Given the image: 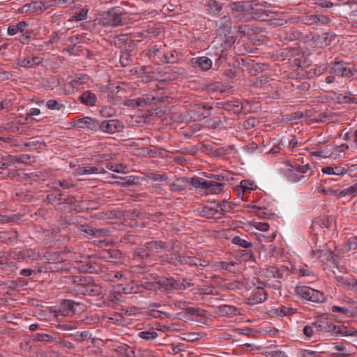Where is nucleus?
Here are the masks:
<instances>
[{"mask_svg":"<svg viewBox=\"0 0 357 357\" xmlns=\"http://www.w3.org/2000/svg\"><path fill=\"white\" fill-rule=\"evenodd\" d=\"M101 22L105 26H118L123 24L122 12L119 7L112 8L102 14Z\"/></svg>","mask_w":357,"mask_h":357,"instance_id":"1","label":"nucleus"},{"mask_svg":"<svg viewBox=\"0 0 357 357\" xmlns=\"http://www.w3.org/2000/svg\"><path fill=\"white\" fill-rule=\"evenodd\" d=\"M295 293L299 297L312 302L323 303L325 301V296L322 292L307 286L296 287Z\"/></svg>","mask_w":357,"mask_h":357,"instance_id":"2","label":"nucleus"},{"mask_svg":"<svg viewBox=\"0 0 357 357\" xmlns=\"http://www.w3.org/2000/svg\"><path fill=\"white\" fill-rule=\"evenodd\" d=\"M306 38L316 47L322 48L330 45L332 40L335 38V35H331L329 33H324L320 35L311 32L306 36Z\"/></svg>","mask_w":357,"mask_h":357,"instance_id":"3","label":"nucleus"},{"mask_svg":"<svg viewBox=\"0 0 357 357\" xmlns=\"http://www.w3.org/2000/svg\"><path fill=\"white\" fill-rule=\"evenodd\" d=\"M158 289L165 291L176 290H184L186 286L180 283L173 278H160L158 280Z\"/></svg>","mask_w":357,"mask_h":357,"instance_id":"4","label":"nucleus"},{"mask_svg":"<svg viewBox=\"0 0 357 357\" xmlns=\"http://www.w3.org/2000/svg\"><path fill=\"white\" fill-rule=\"evenodd\" d=\"M349 65L342 61H335L333 64L331 72L337 76L349 78L354 75V71Z\"/></svg>","mask_w":357,"mask_h":357,"instance_id":"5","label":"nucleus"},{"mask_svg":"<svg viewBox=\"0 0 357 357\" xmlns=\"http://www.w3.org/2000/svg\"><path fill=\"white\" fill-rule=\"evenodd\" d=\"M99 129L100 130L109 134L121 132L123 128V123L116 119L105 120L99 123Z\"/></svg>","mask_w":357,"mask_h":357,"instance_id":"6","label":"nucleus"},{"mask_svg":"<svg viewBox=\"0 0 357 357\" xmlns=\"http://www.w3.org/2000/svg\"><path fill=\"white\" fill-rule=\"evenodd\" d=\"M190 65L194 68H198L203 71L209 70L212 66V61L207 56H197L191 59Z\"/></svg>","mask_w":357,"mask_h":357,"instance_id":"7","label":"nucleus"},{"mask_svg":"<svg viewBox=\"0 0 357 357\" xmlns=\"http://www.w3.org/2000/svg\"><path fill=\"white\" fill-rule=\"evenodd\" d=\"M78 291H81V293L84 295L95 296L101 294L102 287L100 285L94 283L92 278H90L88 282L85 284L83 289H78Z\"/></svg>","mask_w":357,"mask_h":357,"instance_id":"8","label":"nucleus"},{"mask_svg":"<svg viewBox=\"0 0 357 357\" xmlns=\"http://www.w3.org/2000/svg\"><path fill=\"white\" fill-rule=\"evenodd\" d=\"M267 298V292L262 287H257L248 298V303L255 305L265 301Z\"/></svg>","mask_w":357,"mask_h":357,"instance_id":"9","label":"nucleus"},{"mask_svg":"<svg viewBox=\"0 0 357 357\" xmlns=\"http://www.w3.org/2000/svg\"><path fill=\"white\" fill-rule=\"evenodd\" d=\"M75 126L80 128L86 127L93 131L98 130L100 127L99 121L88 116L76 121Z\"/></svg>","mask_w":357,"mask_h":357,"instance_id":"10","label":"nucleus"},{"mask_svg":"<svg viewBox=\"0 0 357 357\" xmlns=\"http://www.w3.org/2000/svg\"><path fill=\"white\" fill-rule=\"evenodd\" d=\"M216 25L218 27V31L220 35H224L227 36L231 32V19L228 16H224L216 22Z\"/></svg>","mask_w":357,"mask_h":357,"instance_id":"11","label":"nucleus"},{"mask_svg":"<svg viewBox=\"0 0 357 357\" xmlns=\"http://www.w3.org/2000/svg\"><path fill=\"white\" fill-rule=\"evenodd\" d=\"M219 107L227 111H232L234 114H240L242 112L243 106L238 100H232L218 103Z\"/></svg>","mask_w":357,"mask_h":357,"instance_id":"12","label":"nucleus"},{"mask_svg":"<svg viewBox=\"0 0 357 357\" xmlns=\"http://www.w3.org/2000/svg\"><path fill=\"white\" fill-rule=\"evenodd\" d=\"M40 1H33L31 3L24 4L19 9V12L22 14L30 15L34 13L40 12Z\"/></svg>","mask_w":357,"mask_h":357,"instance_id":"13","label":"nucleus"},{"mask_svg":"<svg viewBox=\"0 0 357 357\" xmlns=\"http://www.w3.org/2000/svg\"><path fill=\"white\" fill-rule=\"evenodd\" d=\"M82 303L72 300H63L61 303V308L65 312L77 313L81 310Z\"/></svg>","mask_w":357,"mask_h":357,"instance_id":"14","label":"nucleus"},{"mask_svg":"<svg viewBox=\"0 0 357 357\" xmlns=\"http://www.w3.org/2000/svg\"><path fill=\"white\" fill-rule=\"evenodd\" d=\"M188 185H190V178L188 177H181L176 178L169 187L172 191L179 192L185 190Z\"/></svg>","mask_w":357,"mask_h":357,"instance_id":"15","label":"nucleus"},{"mask_svg":"<svg viewBox=\"0 0 357 357\" xmlns=\"http://www.w3.org/2000/svg\"><path fill=\"white\" fill-rule=\"evenodd\" d=\"M144 246L149 251H158L161 250H167L169 244L167 242L162 241H151L146 242Z\"/></svg>","mask_w":357,"mask_h":357,"instance_id":"16","label":"nucleus"},{"mask_svg":"<svg viewBox=\"0 0 357 357\" xmlns=\"http://www.w3.org/2000/svg\"><path fill=\"white\" fill-rule=\"evenodd\" d=\"M312 326L317 332H332L337 329V326L325 320H319L314 322Z\"/></svg>","mask_w":357,"mask_h":357,"instance_id":"17","label":"nucleus"},{"mask_svg":"<svg viewBox=\"0 0 357 357\" xmlns=\"http://www.w3.org/2000/svg\"><path fill=\"white\" fill-rule=\"evenodd\" d=\"M79 101L88 106H94L97 102V97L91 91H86L79 98Z\"/></svg>","mask_w":357,"mask_h":357,"instance_id":"18","label":"nucleus"},{"mask_svg":"<svg viewBox=\"0 0 357 357\" xmlns=\"http://www.w3.org/2000/svg\"><path fill=\"white\" fill-rule=\"evenodd\" d=\"M84 228V231L86 234L93 237H104L108 235L109 231L106 229H97L89 225H82Z\"/></svg>","mask_w":357,"mask_h":357,"instance_id":"19","label":"nucleus"},{"mask_svg":"<svg viewBox=\"0 0 357 357\" xmlns=\"http://www.w3.org/2000/svg\"><path fill=\"white\" fill-rule=\"evenodd\" d=\"M231 8L232 10L239 13L249 12L254 9L252 2L249 1L234 2L231 5Z\"/></svg>","mask_w":357,"mask_h":357,"instance_id":"20","label":"nucleus"},{"mask_svg":"<svg viewBox=\"0 0 357 357\" xmlns=\"http://www.w3.org/2000/svg\"><path fill=\"white\" fill-rule=\"evenodd\" d=\"M113 350L118 354L119 356L135 357V350L126 344L119 345L114 348Z\"/></svg>","mask_w":357,"mask_h":357,"instance_id":"21","label":"nucleus"},{"mask_svg":"<svg viewBox=\"0 0 357 357\" xmlns=\"http://www.w3.org/2000/svg\"><path fill=\"white\" fill-rule=\"evenodd\" d=\"M175 259L178 261L179 264H189L190 265L195 266H205L204 264L201 263V259L195 257H185L178 255L175 258Z\"/></svg>","mask_w":357,"mask_h":357,"instance_id":"22","label":"nucleus"},{"mask_svg":"<svg viewBox=\"0 0 357 357\" xmlns=\"http://www.w3.org/2000/svg\"><path fill=\"white\" fill-rule=\"evenodd\" d=\"M208 185L205 188L206 194H218L223 191L224 183L208 181Z\"/></svg>","mask_w":357,"mask_h":357,"instance_id":"23","label":"nucleus"},{"mask_svg":"<svg viewBox=\"0 0 357 357\" xmlns=\"http://www.w3.org/2000/svg\"><path fill=\"white\" fill-rule=\"evenodd\" d=\"M89 278L90 277L70 275L67 278L66 282L76 284L79 287L78 289H82Z\"/></svg>","mask_w":357,"mask_h":357,"instance_id":"24","label":"nucleus"},{"mask_svg":"<svg viewBox=\"0 0 357 357\" xmlns=\"http://www.w3.org/2000/svg\"><path fill=\"white\" fill-rule=\"evenodd\" d=\"M333 220V218L331 216L317 218L313 222L311 228L314 229L317 227H320L321 228L328 229L331 227Z\"/></svg>","mask_w":357,"mask_h":357,"instance_id":"25","label":"nucleus"},{"mask_svg":"<svg viewBox=\"0 0 357 357\" xmlns=\"http://www.w3.org/2000/svg\"><path fill=\"white\" fill-rule=\"evenodd\" d=\"M42 61V59L38 56H34L32 58L26 57L20 60L19 64L22 67L25 68H32L36 65H38Z\"/></svg>","mask_w":357,"mask_h":357,"instance_id":"26","label":"nucleus"},{"mask_svg":"<svg viewBox=\"0 0 357 357\" xmlns=\"http://www.w3.org/2000/svg\"><path fill=\"white\" fill-rule=\"evenodd\" d=\"M162 58V61L164 63H175L179 61L180 55L176 51L172 50L165 53Z\"/></svg>","mask_w":357,"mask_h":357,"instance_id":"27","label":"nucleus"},{"mask_svg":"<svg viewBox=\"0 0 357 357\" xmlns=\"http://www.w3.org/2000/svg\"><path fill=\"white\" fill-rule=\"evenodd\" d=\"M206 7L208 12L213 15H218L222 9L221 5L215 0H208Z\"/></svg>","mask_w":357,"mask_h":357,"instance_id":"28","label":"nucleus"},{"mask_svg":"<svg viewBox=\"0 0 357 357\" xmlns=\"http://www.w3.org/2000/svg\"><path fill=\"white\" fill-rule=\"evenodd\" d=\"M237 308L234 306L223 305L218 307V312L221 315L233 316L237 314Z\"/></svg>","mask_w":357,"mask_h":357,"instance_id":"29","label":"nucleus"},{"mask_svg":"<svg viewBox=\"0 0 357 357\" xmlns=\"http://www.w3.org/2000/svg\"><path fill=\"white\" fill-rule=\"evenodd\" d=\"M89 79L86 75H75L74 78L70 81V84L73 89H79V86L86 82Z\"/></svg>","mask_w":357,"mask_h":357,"instance_id":"30","label":"nucleus"},{"mask_svg":"<svg viewBox=\"0 0 357 357\" xmlns=\"http://www.w3.org/2000/svg\"><path fill=\"white\" fill-rule=\"evenodd\" d=\"M155 100L156 98L154 97H152L151 98L149 97L139 98L137 100H130L132 103L130 104V105L133 107H143L147 104L156 103Z\"/></svg>","mask_w":357,"mask_h":357,"instance_id":"31","label":"nucleus"},{"mask_svg":"<svg viewBox=\"0 0 357 357\" xmlns=\"http://www.w3.org/2000/svg\"><path fill=\"white\" fill-rule=\"evenodd\" d=\"M105 280L116 282L125 278L123 273L122 271H110L104 275Z\"/></svg>","mask_w":357,"mask_h":357,"instance_id":"32","label":"nucleus"},{"mask_svg":"<svg viewBox=\"0 0 357 357\" xmlns=\"http://www.w3.org/2000/svg\"><path fill=\"white\" fill-rule=\"evenodd\" d=\"M331 310L333 312L349 314L350 317H354L357 314V309L348 308L347 307L333 306Z\"/></svg>","mask_w":357,"mask_h":357,"instance_id":"33","label":"nucleus"},{"mask_svg":"<svg viewBox=\"0 0 357 357\" xmlns=\"http://www.w3.org/2000/svg\"><path fill=\"white\" fill-rule=\"evenodd\" d=\"M131 37L127 34H121L113 38L114 44L119 48L122 49Z\"/></svg>","mask_w":357,"mask_h":357,"instance_id":"34","label":"nucleus"},{"mask_svg":"<svg viewBox=\"0 0 357 357\" xmlns=\"http://www.w3.org/2000/svg\"><path fill=\"white\" fill-rule=\"evenodd\" d=\"M98 168L97 167H78L75 169L76 175H84V174H98Z\"/></svg>","mask_w":357,"mask_h":357,"instance_id":"35","label":"nucleus"},{"mask_svg":"<svg viewBox=\"0 0 357 357\" xmlns=\"http://www.w3.org/2000/svg\"><path fill=\"white\" fill-rule=\"evenodd\" d=\"M190 184H191L195 188H201L205 189L206 187L208 186V182L202 178L195 176L192 178H190Z\"/></svg>","mask_w":357,"mask_h":357,"instance_id":"36","label":"nucleus"},{"mask_svg":"<svg viewBox=\"0 0 357 357\" xmlns=\"http://www.w3.org/2000/svg\"><path fill=\"white\" fill-rule=\"evenodd\" d=\"M79 270L84 273H95L96 272V264L92 261H87L79 265Z\"/></svg>","mask_w":357,"mask_h":357,"instance_id":"37","label":"nucleus"},{"mask_svg":"<svg viewBox=\"0 0 357 357\" xmlns=\"http://www.w3.org/2000/svg\"><path fill=\"white\" fill-rule=\"evenodd\" d=\"M31 158L32 156L31 155L23 154L18 156H10V162H12V163L18 162L29 164Z\"/></svg>","mask_w":357,"mask_h":357,"instance_id":"38","label":"nucleus"},{"mask_svg":"<svg viewBox=\"0 0 357 357\" xmlns=\"http://www.w3.org/2000/svg\"><path fill=\"white\" fill-rule=\"evenodd\" d=\"M70 336L74 337L75 341L82 342L87 339H90L91 335L90 334L89 331H84L81 333L77 332L76 333H71Z\"/></svg>","mask_w":357,"mask_h":357,"instance_id":"39","label":"nucleus"},{"mask_svg":"<svg viewBox=\"0 0 357 357\" xmlns=\"http://www.w3.org/2000/svg\"><path fill=\"white\" fill-rule=\"evenodd\" d=\"M335 99L337 100V102L339 103L357 102V100L355 98V96L351 97L350 93H349V95L337 94Z\"/></svg>","mask_w":357,"mask_h":357,"instance_id":"40","label":"nucleus"},{"mask_svg":"<svg viewBox=\"0 0 357 357\" xmlns=\"http://www.w3.org/2000/svg\"><path fill=\"white\" fill-rule=\"evenodd\" d=\"M204 175L206 178L216 180V181H219L220 183H222V181H229V174L228 173H223V174H210V173L205 172V173H204Z\"/></svg>","mask_w":357,"mask_h":357,"instance_id":"41","label":"nucleus"},{"mask_svg":"<svg viewBox=\"0 0 357 357\" xmlns=\"http://www.w3.org/2000/svg\"><path fill=\"white\" fill-rule=\"evenodd\" d=\"M214 213H217V209L208 206H204L199 211L200 215L206 218H212L214 217Z\"/></svg>","mask_w":357,"mask_h":357,"instance_id":"42","label":"nucleus"},{"mask_svg":"<svg viewBox=\"0 0 357 357\" xmlns=\"http://www.w3.org/2000/svg\"><path fill=\"white\" fill-rule=\"evenodd\" d=\"M357 249V236L350 237L344 245V250L349 252Z\"/></svg>","mask_w":357,"mask_h":357,"instance_id":"43","label":"nucleus"},{"mask_svg":"<svg viewBox=\"0 0 357 357\" xmlns=\"http://www.w3.org/2000/svg\"><path fill=\"white\" fill-rule=\"evenodd\" d=\"M266 276L267 277H273L275 278H282L283 273L278 269L277 267H271L269 269L266 271Z\"/></svg>","mask_w":357,"mask_h":357,"instance_id":"44","label":"nucleus"},{"mask_svg":"<svg viewBox=\"0 0 357 357\" xmlns=\"http://www.w3.org/2000/svg\"><path fill=\"white\" fill-rule=\"evenodd\" d=\"M232 243L244 248H249L252 246V243L248 242V241L243 239L239 236L234 237L232 239Z\"/></svg>","mask_w":357,"mask_h":357,"instance_id":"45","label":"nucleus"},{"mask_svg":"<svg viewBox=\"0 0 357 357\" xmlns=\"http://www.w3.org/2000/svg\"><path fill=\"white\" fill-rule=\"evenodd\" d=\"M158 336L155 331H142L139 333V337L145 340H154Z\"/></svg>","mask_w":357,"mask_h":357,"instance_id":"46","label":"nucleus"},{"mask_svg":"<svg viewBox=\"0 0 357 357\" xmlns=\"http://www.w3.org/2000/svg\"><path fill=\"white\" fill-rule=\"evenodd\" d=\"M234 150V146H228L227 147H221L217 149L214 153L218 156H224L225 155L230 154Z\"/></svg>","mask_w":357,"mask_h":357,"instance_id":"47","label":"nucleus"},{"mask_svg":"<svg viewBox=\"0 0 357 357\" xmlns=\"http://www.w3.org/2000/svg\"><path fill=\"white\" fill-rule=\"evenodd\" d=\"M185 311L191 315L195 314L198 317H204L205 314L204 310L199 308L190 307L188 305H187Z\"/></svg>","mask_w":357,"mask_h":357,"instance_id":"48","label":"nucleus"},{"mask_svg":"<svg viewBox=\"0 0 357 357\" xmlns=\"http://www.w3.org/2000/svg\"><path fill=\"white\" fill-rule=\"evenodd\" d=\"M46 105L48 109H56V110H60L61 108L64 107V105L59 103L56 100H49L46 102Z\"/></svg>","mask_w":357,"mask_h":357,"instance_id":"49","label":"nucleus"},{"mask_svg":"<svg viewBox=\"0 0 357 357\" xmlns=\"http://www.w3.org/2000/svg\"><path fill=\"white\" fill-rule=\"evenodd\" d=\"M132 62L131 56L129 53L123 52L120 57V63L122 66H128Z\"/></svg>","mask_w":357,"mask_h":357,"instance_id":"50","label":"nucleus"},{"mask_svg":"<svg viewBox=\"0 0 357 357\" xmlns=\"http://www.w3.org/2000/svg\"><path fill=\"white\" fill-rule=\"evenodd\" d=\"M121 253L117 250H109L105 253V255L102 257V258L107 259L108 261L112 259H119Z\"/></svg>","mask_w":357,"mask_h":357,"instance_id":"51","label":"nucleus"},{"mask_svg":"<svg viewBox=\"0 0 357 357\" xmlns=\"http://www.w3.org/2000/svg\"><path fill=\"white\" fill-rule=\"evenodd\" d=\"M136 47V44L134 42L133 40L131 39V38L128 40V43L125 45V46L123 47L121 49L122 51L125 53H129L132 52Z\"/></svg>","mask_w":357,"mask_h":357,"instance_id":"52","label":"nucleus"},{"mask_svg":"<svg viewBox=\"0 0 357 357\" xmlns=\"http://www.w3.org/2000/svg\"><path fill=\"white\" fill-rule=\"evenodd\" d=\"M218 207H220V210L223 212H228L230 210H232L234 208V204L229 203L227 201H222L220 204H218L217 205Z\"/></svg>","mask_w":357,"mask_h":357,"instance_id":"53","label":"nucleus"},{"mask_svg":"<svg viewBox=\"0 0 357 357\" xmlns=\"http://www.w3.org/2000/svg\"><path fill=\"white\" fill-rule=\"evenodd\" d=\"M126 167L124 166L122 164H113V163H109L107 165V168L109 170H112L113 172H121L123 171V169Z\"/></svg>","mask_w":357,"mask_h":357,"instance_id":"54","label":"nucleus"},{"mask_svg":"<svg viewBox=\"0 0 357 357\" xmlns=\"http://www.w3.org/2000/svg\"><path fill=\"white\" fill-rule=\"evenodd\" d=\"M302 21L306 25H313L317 23L316 15H306L303 17Z\"/></svg>","mask_w":357,"mask_h":357,"instance_id":"55","label":"nucleus"},{"mask_svg":"<svg viewBox=\"0 0 357 357\" xmlns=\"http://www.w3.org/2000/svg\"><path fill=\"white\" fill-rule=\"evenodd\" d=\"M254 183L250 181L243 180L241 182L240 188L243 192L246 190H253Z\"/></svg>","mask_w":357,"mask_h":357,"instance_id":"56","label":"nucleus"},{"mask_svg":"<svg viewBox=\"0 0 357 357\" xmlns=\"http://www.w3.org/2000/svg\"><path fill=\"white\" fill-rule=\"evenodd\" d=\"M15 26H16V29H17V31L18 33H22L31 31L27 29L28 24L24 21L20 22L16 24Z\"/></svg>","mask_w":357,"mask_h":357,"instance_id":"57","label":"nucleus"},{"mask_svg":"<svg viewBox=\"0 0 357 357\" xmlns=\"http://www.w3.org/2000/svg\"><path fill=\"white\" fill-rule=\"evenodd\" d=\"M34 340L37 341H50L52 337L50 335L45 333H36L34 335Z\"/></svg>","mask_w":357,"mask_h":357,"instance_id":"58","label":"nucleus"},{"mask_svg":"<svg viewBox=\"0 0 357 357\" xmlns=\"http://www.w3.org/2000/svg\"><path fill=\"white\" fill-rule=\"evenodd\" d=\"M88 9L87 8H82L79 10V12L78 13H77L74 17L75 18V20L77 21H82V20H84L85 19H86V17H87V13H88Z\"/></svg>","mask_w":357,"mask_h":357,"instance_id":"59","label":"nucleus"},{"mask_svg":"<svg viewBox=\"0 0 357 357\" xmlns=\"http://www.w3.org/2000/svg\"><path fill=\"white\" fill-rule=\"evenodd\" d=\"M337 333L346 336H357V331L350 333L349 332V329L344 326L339 327Z\"/></svg>","mask_w":357,"mask_h":357,"instance_id":"60","label":"nucleus"},{"mask_svg":"<svg viewBox=\"0 0 357 357\" xmlns=\"http://www.w3.org/2000/svg\"><path fill=\"white\" fill-rule=\"evenodd\" d=\"M62 193L58 195L50 194L47 196L46 201L49 203H53L56 201H61L62 199Z\"/></svg>","mask_w":357,"mask_h":357,"instance_id":"61","label":"nucleus"},{"mask_svg":"<svg viewBox=\"0 0 357 357\" xmlns=\"http://www.w3.org/2000/svg\"><path fill=\"white\" fill-rule=\"evenodd\" d=\"M51 6H54V0L40 1L41 10H40V12L42 13L44 10L50 8Z\"/></svg>","mask_w":357,"mask_h":357,"instance_id":"62","label":"nucleus"},{"mask_svg":"<svg viewBox=\"0 0 357 357\" xmlns=\"http://www.w3.org/2000/svg\"><path fill=\"white\" fill-rule=\"evenodd\" d=\"M202 338V335L198 333H189L186 334L185 340L188 341H196L200 340Z\"/></svg>","mask_w":357,"mask_h":357,"instance_id":"63","label":"nucleus"},{"mask_svg":"<svg viewBox=\"0 0 357 357\" xmlns=\"http://www.w3.org/2000/svg\"><path fill=\"white\" fill-rule=\"evenodd\" d=\"M234 266H235V263H234V262H225V261H222L220 265V266L221 267L222 269L228 271L229 272H233L232 268L234 267Z\"/></svg>","mask_w":357,"mask_h":357,"instance_id":"64","label":"nucleus"}]
</instances>
